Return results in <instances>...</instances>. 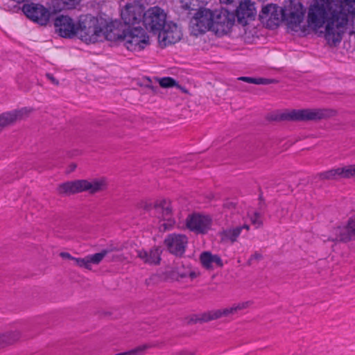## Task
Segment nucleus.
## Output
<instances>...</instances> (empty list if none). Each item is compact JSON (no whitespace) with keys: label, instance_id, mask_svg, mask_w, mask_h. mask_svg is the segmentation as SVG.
<instances>
[{"label":"nucleus","instance_id":"nucleus-26","mask_svg":"<svg viewBox=\"0 0 355 355\" xmlns=\"http://www.w3.org/2000/svg\"><path fill=\"white\" fill-rule=\"evenodd\" d=\"M249 228L250 227L248 225H243L223 230L220 233V240L224 243L230 242L231 243H234L237 241V239L241 234V231L243 229H245L248 231L249 230Z\"/></svg>","mask_w":355,"mask_h":355},{"label":"nucleus","instance_id":"nucleus-41","mask_svg":"<svg viewBox=\"0 0 355 355\" xmlns=\"http://www.w3.org/2000/svg\"><path fill=\"white\" fill-rule=\"evenodd\" d=\"M178 355H194V354L191 352H182Z\"/></svg>","mask_w":355,"mask_h":355},{"label":"nucleus","instance_id":"nucleus-3","mask_svg":"<svg viewBox=\"0 0 355 355\" xmlns=\"http://www.w3.org/2000/svg\"><path fill=\"white\" fill-rule=\"evenodd\" d=\"M77 34L85 43H96L102 40V27L97 17L87 14L80 15L77 25Z\"/></svg>","mask_w":355,"mask_h":355},{"label":"nucleus","instance_id":"nucleus-20","mask_svg":"<svg viewBox=\"0 0 355 355\" xmlns=\"http://www.w3.org/2000/svg\"><path fill=\"white\" fill-rule=\"evenodd\" d=\"M153 208L156 211L157 216L167 222L163 224L165 229L173 225L175 220L172 218V208L169 202L166 200L157 201L153 205Z\"/></svg>","mask_w":355,"mask_h":355},{"label":"nucleus","instance_id":"nucleus-8","mask_svg":"<svg viewBox=\"0 0 355 355\" xmlns=\"http://www.w3.org/2000/svg\"><path fill=\"white\" fill-rule=\"evenodd\" d=\"M213 17H214V10L207 8L199 9L190 21L191 33L198 36L207 31H212Z\"/></svg>","mask_w":355,"mask_h":355},{"label":"nucleus","instance_id":"nucleus-9","mask_svg":"<svg viewBox=\"0 0 355 355\" xmlns=\"http://www.w3.org/2000/svg\"><path fill=\"white\" fill-rule=\"evenodd\" d=\"M235 22V15L227 10L221 8L214 10L212 31L218 36L227 34Z\"/></svg>","mask_w":355,"mask_h":355},{"label":"nucleus","instance_id":"nucleus-5","mask_svg":"<svg viewBox=\"0 0 355 355\" xmlns=\"http://www.w3.org/2000/svg\"><path fill=\"white\" fill-rule=\"evenodd\" d=\"M252 304V302L246 301L233 304L231 306L220 309H213L202 313L195 315L191 318V321L197 322H208L211 320H218L222 318H232L238 312L246 309Z\"/></svg>","mask_w":355,"mask_h":355},{"label":"nucleus","instance_id":"nucleus-31","mask_svg":"<svg viewBox=\"0 0 355 355\" xmlns=\"http://www.w3.org/2000/svg\"><path fill=\"white\" fill-rule=\"evenodd\" d=\"M263 259V255L258 252H255L251 257L249 258L248 261V264L249 266L253 264L255 261H259Z\"/></svg>","mask_w":355,"mask_h":355},{"label":"nucleus","instance_id":"nucleus-37","mask_svg":"<svg viewBox=\"0 0 355 355\" xmlns=\"http://www.w3.org/2000/svg\"><path fill=\"white\" fill-rule=\"evenodd\" d=\"M46 76L53 85H58L59 84V81L55 78L53 74L46 73Z\"/></svg>","mask_w":355,"mask_h":355},{"label":"nucleus","instance_id":"nucleus-39","mask_svg":"<svg viewBox=\"0 0 355 355\" xmlns=\"http://www.w3.org/2000/svg\"><path fill=\"white\" fill-rule=\"evenodd\" d=\"M77 167V165L75 163H71L69 166V170L67 171V173L73 172Z\"/></svg>","mask_w":355,"mask_h":355},{"label":"nucleus","instance_id":"nucleus-36","mask_svg":"<svg viewBox=\"0 0 355 355\" xmlns=\"http://www.w3.org/2000/svg\"><path fill=\"white\" fill-rule=\"evenodd\" d=\"M236 204L232 201H227L224 203L223 207L227 209H236Z\"/></svg>","mask_w":355,"mask_h":355},{"label":"nucleus","instance_id":"nucleus-4","mask_svg":"<svg viewBox=\"0 0 355 355\" xmlns=\"http://www.w3.org/2000/svg\"><path fill=\"white\" fill-rule=\"evenodd\" d=\"M336 111L331 109L292 110L279 115V119L292 121H317L334 116Z\"/></svg>","mask_w":355,"mask_h":355},{"label":"nucleus","instance_id":"nucleus-38","mask_svg":"<svg viewBox=\"0 0 355 355\" xmlns=\"http://www.w3.org/2000/svg\"><path fill=\"white\" fill-rule=\"evenodd\" d=\"M60 256L63 259H68L72 260L73 257L69 252H61Z\"/></svg>","mask_w":355,"mask_h":355},{"label":"nucleus","instance_id":"nucleus-10","mask_svg":"<svg viewBox=\"0 0 355 355\" xmlns=\"http://www.w3.org/2000/svg\"><path fill=\"white\" fill-rule=\"evenodd\" d=\"M22 12L27 18L41 26H46L50 19V11L40 3L24 4Z\"/></svg>","mask_w":355,"mask_h":355},{"label":"nucleus","instance_id":"nucleus-15","mask_svg":"<svg viewBox=\"0 0 355 355\" xmlns=\"http://www.w3.org/2000/svg\"><path fill=\"white\" fill-rule=\"evenodd\" d=\"M32 112L31 109L22 107L13 110L10 112H3L0 114V132L6 127L14 125L18 121L28 118Z\"/></svg>","mask_w":355,"mask_h":355},{"label":"nucleus","instance_id":"nucleus-6","mask_svg":"<svg viewBox=\"0 0 355 355\" xmlns=\"http://www.w3.org/2000/svg\"><path fill=\"white\" fill-rule=\"evenodd\" d=\"M122 44L128 51L139 52L150 44L149 36L144 28L128 26L125 28Z\"/></svg>","mask_w":355,"mask_h":355},{"label":"nucleus","instance_id":"nucleus-44","mask_svg":"<svg viewBox=\"0 0 355 355\" xmlns=\"http://www.w3.org/2000/svg\"><path fill=\"white\" fill-rule=\"evenodd\" d=\"M259 202H263V205H265V200H264L262 195L259 196Z\"/></svg>","mask_w":355,"mask_h":355},{"label":"nucleus","instance_id":"nucleus-30","mask_svg":"<svg viewBox=\"0 0 355 355\" xmlns=\"http://www.w3.org/2000/svg\"><path fill=\"white\" fill-rule=\"evenodd\" d=\"M159 85L162 87L169 88L178 85V83L173 78L165 77L159 80Z\"/></svg>","mask_w":355,"mask_h":355},{"label":"nucleus","instance_id":"nucleus-2","mask_svg":"<svg viewBox=\"0 0 355 355\" xmlns=\"http://www.w3.org/2000/svg\"><path fill=\"white\" fill-rule=\"evenodd\" d=\"M107 189V182L104 178L87 180H77L68 181L58 187V192L61 195L70 196L72 194L88 191L90 194L103 191Z\"/></svg>","mask_w":355,"mask_h":355},{"label":"nucleus","instance_id":"nucleus-19","mask_svg":"<svg viewBox=\"0 0 355 355\" xmlns=\"http://www.w3.org/2000/svg\"><path fill=\"white\" fill-rule=\"evenodd\" d=\"M257 14L254 3L250 0L241 1L236 10L235 19L238 24L246 26L250 21L254 19Z\"/></svg>","mask_w":355,"mask_h":355},{"label":"nucleus","instance_id":"nucleus-23","mask_svg":"<svg viewBox=\"0 0 355 355\" xmlns=\"http://www.w3.org/2000/svg\"><path fill=\"white\" fill-rule=\"evenodd\" d=\"M137 252V257L145 263L158 265L160 263L162 250L159 247H153L149 251L139 250Z\"/></svg>","mask_w":355,"mask_h":355},{"label":"nucleus","instance_id":"nucleus-29","mask_svg":"<svg viewBox=\"0 0 355 355\" xmlns=\"http://www.w3.org/2000/svg\"><path fill=\"white\" fill-rule=\"evenodd\" d=\"M21 336L18 331H8L0 334V349L12 345L17 341Z\"/></svg>","mask_w":355,"mask_h":355},{"label":"nucleus","instance_id":"nucleus-42","mask_svg":"<svg viewBox=\"0 0 355 355\" xmlns=\"http://www.w3.org/2000/svg\"><path fill=\"white\" fill-rule=\"evenodd\" d=\"M144 208L146 210H150L152 208V205L150 204H146Z\"/></svg>","mask_w":355,"mask_h":355},{"label":"nucleus","instance_id":"nucleus-18","mask_svg":"<svg viewBox=\"0 0 355 355\" xmlns=\"http://www.w3.org/2000/svg\"><path fill=\"white\" fill-rule=\"evenodd\" d=\"M144 8L136 2L127 3L121 10V19L126 25L139 24L143 17Z\"/></svg>","mask_w":355,"mask_h":355},{"label":"nucleus","instance_id":"nucleus-7","mask_svg":"<svg viewBox=\"0 0 355 355\" xmlns=\"http://www.w3.org/2000/svg\"><path fill=\"white\" fill-rule=\"evenodd\" d=\"M143 23L149 32L157 35L166 24V14L163 9L155 6L150 8L143 14Z\"/></svg>","mask_w":355,"mask_h":355},{"label":"nucleus","instance_id":"nucleus-14","mask_svg":"<svg viewBox=\"0 0 355 355\" xmlns=\"http://www.w3.org/2000/svg\"><path fill=\"white\" fill-rule=\"evenodd\" d=\"M55 32L62 37L72 38L77 35V25L67 15H59L54 19Z\"/></svg>","mask_w":355,"mask_h":355},{"label":"nucleus","instance_id":"nucleus-28","mask_svg":"<svg viewBox=\"0 0 355 355\" xmlns=\"http://www.w3.org/2000/svg\"><path fill=\"white\" fill-rule=\"evenodd\" d=\"M200 260L202 266L206 269H212L214 263L220 268L223 266L221 258L218 254H212L208 251L201 253Z\"/></svg>","mask_w":355,"mask_h":355},{"label":"nucleus","instance_id":"nucleus-33","mask_svg":"<svg viewBox=\"0 0 355 355\" xmlns=\"http://www.w3.org/2000/svg\"><path fill=\"white\" fill-rule=\"evenodd\" d=\"M261 214L259 212H254L253 216L251 217V222L254 225H257V226H260L262 225V221L260 220Z\"/></svg>","mask_w":355,"mask_h":355},{"label":"nucleus","instance_id":"nucleus-45","mask_svg":"<svg viewBox=\"0 0 355 355\" xmlns=\"http://www.w3.org/2000/svg\"><path fill=\"white\" fill-rule=\"evenodd\" d=\"M265 207H266V205H263V202H259V209L261 210V209H263Z\"/></svg>","mask_w":355,"mask_h":355},{"label":"nucleus","instance_id":"nucleus-34","mask_svg":"<svg viewBox=\"0 0 355 355\" xmlns=\"http://www.w3.org/2000/svg\"><path fill=\"white\" fill-rule=\"evenodd\" d=\"M275 82L274 79L258 78H257L256 85H270Z\"/></svg>","mask_w":355,"mask_h":355},{"label":"nucleus","instance_id":"nucleus-32","mask_svg":"<svg viewBox=\"0 0 355 355\" xmlns=\"http://www.w3.org/2000/svg\"><path fill=\"white\" fill-rule=\"evenodd\" d=\"M180 1L182 4V7L186 10L192 9L191 6H198L195 3L194 0H180Z\"/></svg>","mask_w":355,"mask_h":355},{"label":"nucleus","instance_id":"nucleus-40","mask_svg":"<svg viewBox=\"0 0 355 355\" xmlns=\"http://www.w3.org/2000/svg\"><path fill=\"white\" fill-rule=\"evenodd\" d=\"M208 1H209V0H194L195 3H197L205 4V3H207Z\"/></svg>","mask_w":355,"mask_h":355},{"label":"nucleus","instance_id":"nucleus-21","mask_svg":"<svg viewBox=\"0 0 355 355\" xmlns=\"http://www.w3.org/2000/svg\"><path fill=\"white\" fill-rule=\"evenodd\" d=\"M281 17L288 22V27L294 31H297L300 28V24L304 18V12L301 9L284 8L281 12Z\"/></svg>","mask_w":355,"mask_h":355},{"label":"nucleus","instance_id":"nucleus-13","mask_svg":"<svg viewBox=\"0 0 355 355\" xmlns=\"http://www.w3.org/2000/svg\"><path fill=\"white\" fill-rule=\"evenodd\" d=\"M164 243L171 254L181 257L185 252L188 238L184 234H171L165 238Z\"/></svg>","mask_w":355,"mask_h":355},{"label":"nucleus","instance_id":"nucleus-12","mask_svg":"<svg viewBox=\"0 0 355 355\" xmlns=\"http://www.w3.org/2000/svg\"><path fill=\"white\" fill-rule=\"evenodd\" d=\"M157 35L159 42L162 46L175 44L179 42L182 37L180 28L173 21L167 22L163 29H162Z\"/></svg>","mask_w":355,"mask_h":355},{"label":"nucleus","instance_id":"nucleus-11","mask_svg":"<svg viewBox=\"0 0 355 355\" xmlns=\"http://www.w3.org/2000/svg\"><path fill=\"white\" fill-rule=\"evenodd\" d=\"M212 218L208 215L198 213L189 214L186 219V227L196 234H206L211 230Z\"/></svg>","mask_w":355,"mask_h":355},{"label":"nucleus","instance_id":"nucleus-17","mask_svg":"<svg viewBox=\"0 0 355 355\" xmlns=\"http://www.w3.org/2000/svg\"><path fill=\"white\" fill-rule=\"evenodd\" d=\"M329 240L343 243L355 240V218L349 219L345 226L334 227Z\"/></svg>","mask_w":355,"mask_h":355},{"label":"nucleus","instance_id":"nucleus-16","mask_svg":"<svg viewBox=\"0 0 355 355\" xmlns=\"http://www.w3.org/2000/svg\"><path fill=\"white\" fill-rule=\"evenodd\" d=\"M317 177L320 180H338L340 179L354 178L355 165H349L344 167L331 168L318 173Z\"/></svg>","mask_w":355,"mask_h":355},{"label":"nucleus","instance_id":"nucleus-25","mask_svg":"<svg viewBox=\"0 0 355 355\" xmlns=\"http://www.w3.org/2000/svg\"><path fill=\"white\" fill-rule=\"evenodd\" d=\"M198 275L199 273L193 270L190 266H185L184 264L176 266L170 272V277L176 281L186 277H189L193 280Z\"/></svg>","mask_w":355,"mask_h":355},{"label":"nucleus","instance_id":"nucleus-43","mask_svg":"<svg viewBox=\"0 0 355 355\" xmlns=\"http://www.w3.org/2000/svg\"><path fill=\"white\" fill-rule=\"evenodd\" d=\"M220 1L223 3H230L233 0H220Z\"/></svg>","mask_w":355,"mask_h":355},{"label":"nucleus","instance_id":"nucleus-22","mask_svg":"<svg viewBox=\"0 0 355 355\" xmlns=\"http://www.w3.org/2000/svg\"><path fill=\"white\" fill-rule=\"evenodd\" d=\"M111 251V250L105 249L98 253L87 255L84 258L73 257L72 260L75 261V263L78 266L91 270L92 269V264L98 265L104 257Z\"/></svg>","mask_w":355,"mask_h":355},{"label":"nucleus","instance_id":"nucleus-35","mask_svg":"<svg viewBox=\"0 0 355 355\" xmlns=\"http://www.w3.org/2000/svg\"><path fill=\"white\" fill-rule=\"evenodd\" d=\"M237 80H242V81H244V82H246L248 83H251V84H255V85H256V81H257L256 78L247 77V76H241V77L238 78Z\"/></svg>","mask_w":355,"mask_h":355},{"label":"nucleus","instance_id":"nucleus-24","mask_svg":"<svg viewBox=\"0 0 355 355\" xmlns=\"http://www.w3.org/2000/svg\"><path fill=\"white\" fill-rule=\"evenodd\" d=\"M123 33H125V28L120 29L111 22L102 27V39L105 38L109 41L122 44Z\"/></svg>","mask_w":355,"mask_h":355},{"label":"nucleus","instance_id":"nucleus-27","mask_svg":"<svg viewBox=\"0 0 355 355\" xmlns=\"http://www.w3.org/2000/svg\"><path fill=\"white\" fill-rule=\"evenodd\" d=\"M282 10L284 8L272 4L267 5L262 8L261 14L259 16L261 17L269 16V21H273L275 25H278L281 21H284V19L281 17Z\"/></svg>","mask_w":355,"mask_h":355},{"label":"nucleus","instance_id":"nucleus-1","mask_svg":"<svg viewBox=\"0 0 355 355\" xmlns=\"http://www.w3.org/2000/svg\"><path fill=\"white\" fill-rule=\"evenodd\" d=\"M355 14V0H315L308 12V26L317 31L326 24L324 37L334 44L342 40L349 15Z\"/></svg>","mask_w":355,"mask_h":355}]
</instances>
